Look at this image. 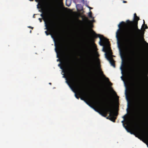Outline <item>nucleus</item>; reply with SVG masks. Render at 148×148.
<instances>
[{
    "label": "nucleus",
    "instance_id": "obj_1",
    "mask_svg": "<svg viewBox=\"0 0 148 148\" xmlns=\"http://www.w3.org/2000/svg\"><path fill=\"white\" fill-rule=\"evenodd\" d=\"M139 19V18L135 13L134 14L133 21H130L129 20H127V25L131 26V28L125 33L123 39V42L130 51L133 60H135V57L134 50V37L135 32L139 34L140 32V30L138 29V21Z\"/></svg>",
    "mask_w": 148,
    "mask_h": 148
},
{
    "label": "nucleus",
    "instance_id": "obj_2",
    "mask_svg": "<svg viewBox=\"0 0 148 148\" xmlns=\"http://www.w3.org/2000/svg\"><path fill=\"white\" fill-rule=\"evenodd\" d=\"M114 105L113 101L111 100L108 102L107 106H106L103 111L99 112V111L95 110L104 117H106L108 113L109 112V116L107 117V118L109 119L113 122H115L116 119V117H115V116H117V114H114Z\"/></svg>",
    "mask_w": 148,
    "mask_h": 148
},
{
    "label": "nucleus",
    "instance_id": "obj_3",
    "mask_svg": "<svg viewBox=\"0 0 148 148\" xmlns=\"http://www.w3.org/2000/svg\"><path fill=\"white\" fill-rule=\"evenodd\" d=\"M107 44V50L108 51V53L107 54L105 53V56L106 59L109 61L110 63L112 66L114 67H115V64L114 63V61L112 58L113 56H114L112 55V50L110 46H108L109 44L108 43H106Z\"/></svg>",
    "mask_w": 148,
    "mask_h": 148
},
{
    "label": "nucleus",
    "instance_id": "obj_4",
    "mask_svg": "<svg viewBox=\"0 0 148 148\" xmlns=\"http://www.w3.org/2000/svg\"><path fill=\"white\" fill-rule=\"evenodd\" d=\"M71 70L72 73L71 77L70 79V81L71 83L76 88H78L80 86L79 82L75 77V75L74 73V70L72 68H71Z\"/></svg>",
    "mask_w": 148,
    "mask_h": 148
},
{
    "label": "nucleus",
    "instance_id": "obj_5",
    "mask_svg": "<svg viewBox=\"0 0 148 148\" xmlns=\"http://www.w3.org/2000/svg\"><path fill=\"white\" fill-rule=\"evenodd\" d=\"M94 35L93 37L95 38H96L99 37L100 39L99 44L101 46H103L104 43H108V40L105 38L103 35L99 34H97L93 31Z\"/></svg>",
    "mask_w": 148,
    "mask_h": 148
},
{
    "label": "nucleus",
    "instance_id": "obj_6",
    "mask_svg": "<svg viewBox=\"0 0 148 148\" xmlns=\"http://www.w3.org/2000/svg\"><path fill=\"white\" fill-rule=\"evenodd\" d=\"M125 24L124 22L122 21L118 25L119 28L117 30L116 33V37L117 38L118 44H119V42L121 39V33L123 31V29H121V25H124Z\"/></svg>",
    "mask_w": 148,
    "mask_h": 148
},
{
    "label": "nucleus",
    "instance_id": "obj_7",
    "mask_svg": "<svg viewBox=\"0 0 148 148\" xmlns=\"http://www.w3.org/2000/svg\"><path fill=\"white\" fill-rule=\"evenodd\" d=\"M40 16L42 18L44 21H45L46 27V28L47 30L49 31V28H51V27L50 26H49L47 24L46 20L45 18H44V16L42 13L40 14Z\"/></svg>",
    "mask_w": 148,
    "mask_h": 148
},
{
    "label": "nucleus",
    "instance_id": "obj_8",
    "mask_svg": "<svg viewBox=\"0 0 148 148\" xmlns=\"http://www.w3.org/2000/svg\"><path fill=\"white\" fill-rule=\"evenodd\" d=\"M55 45L56 47V48L55 49V51L57 53H58L59 52V51H60L61 49V45L60 44V43H59L58 45V48H57V45L55 43Z\"/></svg>",
    "mask_w": 148,
    "mask_h": 148
},
{
    "label": "nucleus",
    "instance_id": "obj_9",
    "mask_svg": "<svg viewBox=\"0 0 148 148\" xmlns=\"http://www.w3.org/2000/svg\"><path fill=\"white\" fill-rule=\"evenodd\" d=\"M136 89L137 93H138L140 89V84L138 82L136 81Z\"/></svg>",
    "mask_w": 148,
    "mask_h": 148
},
{
    "label": "nucleus",
    "instance_id": "obj_10",
    "mask_svg": "<svg viewBox=\"0 0 148 148\" xmlns=\"http://www.w3.org/2000/svg\"><path fill=\"white\" fill-rule=\"evenodd\" d=\"M73 2L76 4V3L78 2H82L84 3V0H73Z\"/></svg>",
    "mask_w": 148,
    "mask_h": 148
},
{
    "label": "nucleus",
    "instance_id": "obj_11",
    "mask_svg": "<svg viewBox=\"0 0 148 148\" xmlns=\"http://www.w3.org/2000/svg\"><path fill=\"white\" fill-rule=\"evenodd\" d=\"M87 49L88 51L90 53L91 51V45L90 43L88 45Z\"/></svg>",
    "mask_w": 148,
    "mask_h": 148
},
{
    "label": "nucleus",
    "instance_id": "obj_12",
    "mask_svg": "<svg viewBox=\"0 0 148 148\" xmlns=\"http://www.w3.org/2000/svg\"><path fill=\"white\" fill-rule=\"evenodd\" d=\"M45 32L46 34V35H47V36H48V35H49L50 34V33H48V32H47V31H45ZM51 34V37L53 39H54V40L55 39V38H54V36L52 35Z\"/></svg>",
    "mask_w": 148,
    "mask_h": 148
},
{
    "label": "nucleus",
    "instance_id": "obj_13",
    "mask_svg": "<svg viewBox=\"0 0 148 148\" xmlns=\"http://www.w3.org/2000/svg\"><path fill=\"white\" fill-rule=\"evenodd\" d=\"M81 92V93H82L85 96H87V94L85 92H84V90H82Z\"/></svg>",
    "mask_w": 148,
    "mask_h": 148
},
{
    "label": "nucleus",
    "instance_id": "obj_14",
    "mask_svg": "<svg viewBox=\"0 0 148 148\" xmlns=\"http://www.w3.org/2000/svg\"><path fill=\"white\" fill-rule=\"evenodd\" d=\"M125 120H123V121H121V122L123 123V127L125 128L127 130V127H126V126H125V124L124 123V121H125Z\"/></svg>",
    "mask_w": 148,
    "mask_h": 148
},
{
    "label": "nucleus",
    "instance_id": "obj_15",
    "mask_svg": "<svg viewBox=\"0 0 148 148\" xmlns=\"http://www.w3.org/2000/svg\"><path fill=\"white\" fill-rule=\"evenodd\" d=\"M66 82L67 84H68V85L72 89H73V87L70 84V82L68 81H66Z\"/></svg>",
    "mask_w": 148,
    "mask_h": 148
},
{
    "label": "nucleus",
    "instance_id": "obj_16",
    "mask_svg": "<svg viewBox=\"0 0 148 148\" xmlns=\"http://www.w3.org/2000/svg\"><path fill=\"white\" fill-rule=\"evenodd\" d=\"M88 16L90 18H92V12L91 11H90V12L89 13Z\"/></svg>",
    "mask_w": 148,
    "mask_h": 148
},
{
    "label": "nucleus",
    "instance_id": "obj_17",
    "mask_svg": "<svg viewBox=\"0 0 148 148\" xmlns=\"http://www.w3.org/2000/svg\"><path fill=\"white\" fill-rule=\"evenodd\" d=\"M80 99L81 100H84L87 104H89L88 103L87 101H86V100H85L84 98L82 97H81Z\"/></svg>",
    "mask_w": 148,
    "mask_h": 148
},
{
    "label": "nucleus",
    "instance_id": "obj_18",
    "mask_svg": "<svg viewBox=\"0 0 148 148\" xmlns=\"http://www.w3.org/2000/svg\"><path fill=\"white\" fill-rule=\"evenodd\" d=\"M84 19H85V21L86 22H88L89 21L88 18L87 17H85L84 18Z\"/></svg>",
    "mask_w": 148,
    "mask_h": 148
},
{
    "label": "nucleus",
    "instance_id": "obj_19",
    "mask_svg": "<svg viewBox=\"0 0 148 148\" xmlns=\"http://www.w3.org/2000/svg\"><path fill=\"white\" fill-rule=\"evenodd\" d=\"M80 6L81 7V8H82V6L81 5L79 4L76 5V7L77 8L78 7Z\"/></svg>",
    "mask_w": 148,
    "mask_h": 148
},
{
    "label": "nucleus",
    "instance_id": "obj_20",
    "mask_svg": "<svg viewBox=\"0 0 148 148\" xmlns=\"http://www.w3.org/2000/svg\"><path fill=\"white\" fill-rule=\"evenodd\" d=\"M143 40L144 41V43L146 44L147 45H148V43H147L146 41H145V40H144V38H143Z\"/></svg>",
    "mask_w": 148,
    "mask_h": 148
},
{
    "label": "nucleus",
    "instance_id": "obj_21",
    "mask_svg": "<svg viewBox=\"0 0 148 148\" xmlns=\"http://www.w3.org/2000/svg\"><path fill=\"white\" fill-rule=\"evenodd\" d=\"M90 61H91V62L92 63H93V58L91 56H90Z\"/></svg>",
    "mask_w": 148,
    "mask_h": 148
},
{
    "label": "nucleus",
    "instance_id": "obj_22",
    "mask_svg": "<svg viewBox=\"0 0 148 148\" xmlns=\"http://www.w3.org/2000/svg\"><path fill=\"white\" fill-rule=\"evenodd\" d=\"M126 115V114L124 116H123L122 117L123 119H124L123 120H125V119H126L125 116Z\"/></svg>",
    "mask_w": 148,
    "mask_h": 148
},
{
    "label": "nucleus",
    "instance_id": "obj_23",
    "mask_svg": "<svg viewBox=\"0 0 148 148\" xmlns=\"http://www.w3.org/2000/svg\"><path fill=\"white\" fill-rule=\"evenodd\" d=\"M75 96L76 98H77V99H79V97L77 96V95L76 94H75Z\"/></svg>",
    "mask_w": 148,
    "mask_h": 148
},
{
    "label": "nucleus",
    "instance_id": "obj_24",
    "mask_svg": "<svg viewBox=\"0 0 148 148\" xmlns=\"http://www.w3.org/2000/svg\"><path fill=\"white\" fill-rule=\"evenodd\" d=\"M38 19L40 21V22H42V18H39Z\"/></svg>",
    "mask_w": 148,
    "mask_h": 148
},
{
    "label": "nucleus",
    "instance_id": "obj_25",
    "mask_svg": "<svg viewBox=\"0 0 148 148\" xmlns=\"http://www.w3.org/2000/svg\"><path fill=\"white\" fill-rule=\"evenodd\" d=\"M145 29H147L148 28V27H147V25L145 24Z\"/></svg>",
    "mask_w": 148,
    "mask_h": 148
},
{
    "label": "nucleus",
    "instance_id": "obj_26",
    "mask_svg": "<svg viewBox=\"0 0 148 148\" xmlns=\"http://www.w3.org/2000/svg\"><path fill=\"white\" fill-rule=\"evenodd\" d=\"M87 7L89 8V9L90 10L91 9H92V8L88 6V5H87Z\"/></svg>",
    "mask_w": 148,
    "mask_h": 148
},
{
    "label": "nucleus",
    "instance_id": "obj_27",
    "mask_svg": "<svg viewBox=\"0 0 148 148\" xmlns=\"http://www.w3.org/2000/svg\"><path fill=\"white\" fill-rule=\"evenodd\" d=\"M135 136L136 137H138L140 139V138L139 137V136H138V135H135Z\"/></svg>",
    "mask_w": 148,
    "mask_h": 148
},
{
    "label": "nucleus",
    "instance_id": "obj_28",
    "mask_svg": "<svg viewBox=\"0 0 148 148\" xmlns=\"http://www.w3.org/2000/svg\"><path fill=\"white\" fill-rule=\"evenodd\" d=\"M103 51H104V52H106V49H105L103 48Z\"/></svg>",
    "mask_w": 148,
    "mask_h": 148
},
{
    "label": "nucleus",
    "instance_id": "obj_29",
    "mask_svg": "<svg viewBox=\"0 0 148 148\" xmlns=\"http://www.w3.org/2000/svg\"><path fill=\"white\" fill-rule=\"evenodd\" d=\"M113 90L114 93L115 94V95H117L116 94V92H115V91H114L113 90Z\"/></svg>",
    "mask_w": 148,
    "mask_h": 148
},
{
    "label": "nucleus",
    "instance_id": "obj_30",
    "mask_svg": "<svg viewBox=\"0 0 148 148\" xmlns=\"http://www.w3.org/2000/svg\"><path fill=\"white\" fill-rule=\"evenodd\" d=\"M145 136L147 138H148V134H146L145 135Z\"/></svg>",
    "mask_w": 148,
    "mask_h": 148
},
{
    "label": "nucleus",
    "instance_id": "obj_31",
    "mask_svg": "<svg viewBox=\"0 0 148 148\" xmlns=\"http://www.w3.org/2000/svg\"><path fill=\"white\" fill-rule=\"evenodd\" d=\"M123 2L124 3H127V2L126 1H123Z\"/></svg>",
    "mask_w": 148,
    "mask_h": 148
},
{
    "label": "nucleus",
    "instance_id": "obj_32",
    "mask_svg": "<svg viewBox=\"0 0 148 148\" xmlns=\"http://www.w3.org/2000/svg\"><path fill=\"white\" fill-rule=\"evenodd\" d=\"M93 27V25L92 24H91V25H90V27L91 28H92V27Z\"/></svg>",
    "mask_w": 148,
    "mask_h": 148
},
{
    "label": "nucleus",
    "instance_id": "obj_33",
    "mask_svg": "<svg viewBox=\"0 0 148 148\" xmlns=\"http://www.w3.org/2000/svg\"><path fill=\"white\" fill-rule=\"evenodd\" d=\"M29 27V28H32V29H33V27H31V26H29V27Z\"/></svg>",
    "mask_w": 148,
    "mask_h": 148
},
{
    "label": "nucleus",
    "instance_id": "obj_34",
    "mask_svg": "<svg viewBox=\"0 0 148 148\" xmlns=\"http://www.w3.org/2000/svg\"><path fill=\"white\" fill-rule=\"evenodd\" d=\"M66 5L67 6H69L70 5V4H69V5H68L67 4V3H66Z\"/></svg>",
    "mask_w": 148,
    "mask_h": 148
},
{
    "label": "nucleus",
    "instance_id": "obj_35",
    "mask_svg": "<svg viewBox=\"0 0 148 148\" xmlns=\"http://www.w3.org/2000/svg\"><path fill=\"white\" fill-rule=\"evenodd\" d=\"M101 74L103 75L104 76V75H103V72L102 71H101Z\"/></svg>",
    "mask_w": 148,
    "mask_h": 148
},
{
    "label": "nucleus",
    "instance_id": "obj_36",
    "mask_svg": "<svg viewBox=\"0 0 148 148\" xmlns=\"http://www.w3.org/2000/svg\"><path fill=\"white\" fill-rule=\"evenodd\" d=\"M60 68H61V69H63V67H62V66H61V67H60Z\"/></svg>",
    "mask_w": 148,
    "mask_h": 148
},
{
    "label": "nucleus",
    "instance_id": "obj_37",
    "mask_svg": "<svg viewBox=\"0 0 148 148\" xmlns=\"http://www.w3.org/2000/svg\"><path fill=\"white\" fill-rule=\"evenodd\" d=\"M143 23L145 24V21L144 20H143Z\"/></svg>",
    "mask_w": 148,
    "mask_h": 148
},
{
    "label": "nucleus",
    "instance_id": "obj_38",
    "mask_svg": "<svg viewBox=\"0 0 148 148\" xmlns=\"http://www.w3.org/2000/svg\"><path fill=\"white\" fill-rule=\"evenodd\" d=\"M106 78V79H107L108 80H109V79H108V78Z\"/></svg>",
    "mask_w": 148,
    "mask_h": 148
},
{
    "label": "nucleus",
    "instance_id": "obj_39",
    "mask_svg": "<svg viewBox=\"0 0 148 148\" xmlns=\"http://www.w3.org/2000/svg\"><path fill=\"white\" fill-rule=\"evenodd\" d=\"M139 134V135H140V136H141V135L142 136V135L141 134Z\"/></svg>",
    "mask_w": 148,
    "mask_h": 148
},
{
    "label": "nucleus",
    "instance_id": "obj_40",
    "mask_svg": "<svg viewBox=\"0 0 148 148\" xmlns=\"http://www.w3.org/2000/svg\"><path fill=\"white\" fill-rule=\"evenodd\" d=\"M29 1H33V0H29Z\"/></svg>",
    "mask_w": 148,
    "mask_h": 148
},
{
    "label": "nucleus",
    "instance_id": "obj_41",
    "mask_svg": "<svg viewBox=\"0 0 148 148\" xmlns=\"http://www.w3.org/2000/svg\"><path fill=\"white\" fill-rule=\"evenodd\" d=\"M73 90L74 92L75 93V92H76L74 90Z\"/></svg>",
    "mask_w": 148,
    "mask_h": 148
},
{
    "label": "nucleus",
    "instance_id": "obj_42",
    "mask_svg": "<svg viewBox=\"0 0 148 148\" xmlns=\"http://www.w3.org/2000/svg\"><path fill=\"white\" fill-rule=\"evenodd\" d=\"M147 118H148V115H147Z\"/></svg>",
    "mask_w": 148,
    "mask_h": 148
},
{
    "label": "nucleus",
    "instance_id": "obj_43",
    "mask_svg": "<svg viewBox=\"0 0 148 148\" xmlns=\"http://www.w3.org/2000/svg\"><path fill=\"white\" fill-rule=\"evenodd\" d=\"M109 82L110 83V84H111V85H112V84L110 82Z\"/></svg>",
    "mask_w": 148,
    "mask_h": 148
},
{
    "label": "nucleus",
    "instance_id": "obj_44",
    "mask_svg": "<svg viewBox=\"0 0 148 148\" xmlns=\"http://www.w3.org/2000/svg\"><path fill=\"white\" fill-rule=\"evenodd\" d=\"M30 33H31V32H32V31H31V30L30 31Z\"/></svg>",
    "mask_w": 148,
    "mask_h": 148
},
{
    "label": "nucleus",
    "instance_id": "obj_45",
    "mask_svg": "<svg viewBox=\"0 0 148 148\" xmlns=\"http://www.w3.org/2000/svg\"><path fill=\"white\" fill-rule=\"evenodd\" d=\"M36 0V1H37V0Z\"/></svg>",
    "mask_w": 148,
    "mask_h": 148
},
{
    "label": "nucleus",
    "instance_id": "obj_46",
    "mask_svg": "<svg viewBox=\"0 0 148 148\" xmlns=\"http://www.w3.org/2000/svg\"><path fill=\"white\" fill-rule=\"evenodd\" d=\"M49 84H51V83H49Z\"/></svg>",
    "mask_w": 148,
    "mask_h": 148
},
{
    "label": "nucleus",
    "instance_id": "obj_47",
    "mask_svg": "<svg viewBox=\"0 0 148 148\" xmlns=\"http://www.w3.org/2000/svg\"><path fill=\"white\" fill-rule=\"evenodd\" d=\"M60 65V64H58V65H59H59Z\"/></svg>",
    "mask_w": 148,
    "mask_h": 148
},
{
    "label": "nucleus",
    "instance_id": "obj_48",
    "mask_svg": "<svg viewBox=\"0 0 148 148\" xmlns=\"http://www.w3.org/2000/svg\"><path fill=\"white\" fill-rule=\"evenodd\" d=\"M33 17H34V15L33 16Z\"/></svg>",
    "mask_w": 148,
    "mask_h": 148
},
{
    "label": "nucleus",
    "instance_id": "obj_49",
    "mask_svg": "<svg viewBox=\"0 0 148 148\" xmlns=\"http://www.w3.org/2000/svg\"><path fill=\"white\" fill-rule=\"evenodd\" d=\"M33 17H34V15L33 16Z\"/></svg>",
    "mask_w": 148,
    "mask_h": 148
},
{
    "label": "nucleus",
    "instance_id": "obj_50",
    "mask_svg": "<svg viewBox=\"0 0 148 148\" xmlns=\"http://www.w3.org/2000/svg\"><path fill=\"white\" fill-rule=\"evenodd\" d=\"M147 147H148V145H147Z\"/></svg>",
    "mask_w": 148,
    "mask_h": 148
}]
</instances>
